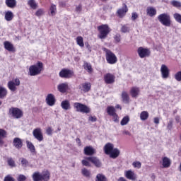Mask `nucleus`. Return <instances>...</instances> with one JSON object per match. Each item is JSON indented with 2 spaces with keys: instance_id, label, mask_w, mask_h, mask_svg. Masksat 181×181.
Returning <instances> with one entry per match:
<instances>
[{
  "instance_id": "f257e3e1",
  "label": "nucleus",
  "mask_w": 181,
  "mask_h": 181,
  "mask_svg": "<svg viewBox=\"0 0 181 181\" xmlns=\"http://www.w3.org/2000/svg\"><path fill=\"white\" fill-rule=\"evenodd\" d=\"M103 151L105 155H109L111 159H117L119 156V153H121L118 148H114V144L112 143H107L103 147Z\"/></svg>"
},
{
  "instance_id": "f03ea898",
  "label": "nucleus",
  "mask_w": 181,
  "mask_h": 181,
  "mask_svg": "<svg viewBox=\"0 0 181 181\" xmlns=\"http://www.w3.org/2000/svg\"><path fill=\"white\" fill-rule=\"evenodd\" d=\"M90 162L96 168H101V165H103L100 159L95 156L85 157V159L81 160L83 166H86L88 168L91 166Z\"/></svg>"
},
{
  "instance_id": "7ed1b4c3",
  "label": "nucleus",
  "mask_w": 181,
  "mask_h": 181,
  "mask_svg": "<svg viewBox=\"0 0 181 181\" xmlns=\"http://www.w3.org/2000/svg\"><path fill=\"white\" fill-rule=\"evenodd\" d=\"M43 70H45V66H43V63L40 61H38L35 64L31 65L29 67V76H39Z\"/></svg>"
},
{
  "instance_id": "20e7f679",
  "label": "nucleus",
  "mask_w": 181,
  "mask_h": 181,
  "mask_svg": "<svg viewBox=\"0 0 181 181\" xmlns=\"http://www.w3.org/2000/svg\"><path fill=\"white\" fill-rule=\"evenodd\" d=\"M32 177L33 181H49L50 180V171L46 170L42 171V173L39 171L35 172Z\"/></svg>"
},
{
  "instance_id": "39448f33",
  "label": "nucleus",
  "mask_w": 181,
  "mask_h": 181,
  "mask_svg": "<svg viewBox=\"0 0 181 181\" xmlns=\"http://www.w3.org/2000/svg\"><path fill=\"white\" fill-rule=\"evenodd\" d=\"M98 30L99 32L98 37L99 39H106L107 36H108L111 32V28H110L108 24H102L98 26Z\"/></svg>"
},
{
  "instance_id": "423d86ee",
  "label": "nucleus",
  "mask_w": 181,
  "mask_h": 181,
  "mask_svg": "<svg viewBox=\"0 0 181 181\" xmlns=\"http://www.w3.org/2000/svg\"><path fill=\"white\" fill-rule=\"evenodd\" d=\"M104 52L105 53V59L108 64H115L118 62V58L117 55L110 49L104 48Z\"/></svg>"
},
{
  "instance_id": "0eeeda50",
  "label": "nucleus",
  "mask_w": 181,
  "mask_h": 181,
  "mask_svg": "<svg viewBox=\"0 0 181 181\" xmlns=\"http://www.w3.org/2000/svg\"><path fill=\"white\" fill-rule=\"evenodd\" d=\"M158 21L163 26H167L169 28L172 25V20L170 18V15L168 13H163L158 16Z\"/></svg>"
},
{
  "instance_id": "6e6552de",
  "label": "nucleus",
  "mask_w": 181,
  "mask_h": 181,
  "mask_svg": "<svg viewBox=\"0 0 181 181\" xmlns=\"http://www.w3.org/2000/svg\"><path fill=\"white\" fill-rule=\"evenodd\" d=\"M74 108L77 112H82V114H90L91 112V109L81 103H74Z\"/></svg>"
},
{
  "instance_id": "1a4fd4ad",
  "label": "nucleus",
  "mask_w": 181,
  "mask_h": 181,
  "mask_svg": "<svg viewBox=\"0 0 181 181\" xmlns=\"http://www.w3.org/2000/svg\"><path fill=\"white\" fill-rule=\"evenodd\" d=\"M8 115L15 119H19L23 117V111L18 107H11L8 110Z\"/></svg>"
},
{
  "instance_id": "9d476101",
  "label": "nucleus",
  "mask_w": 181,
  "mask_h": 181,
  "mask_svg": "<svg viewBox=\"0 0 181 181\" xmlns=\"http://www.w3.org/2000/svg\"><path fill=\"white\" fill-rule=\"evenodd\" d=\"M59 77H61V78L69 79L75 77L76 74H74V71L69 69L64 68L59 71Z\"/></svg>"
},
{
  "instance_id": "9b49d317",
  "label": "nucleus",
  "mask_w": 181,
  "mask_h": 181,
  "mask_svg": "<svg viewBox=\"0 0 181 181\" xmlns=\"http://www.w3.org/2000/svg\"><path fill=\"white\" fill-rule=\"evenodd\" d=\"M107 113L110 117H112L114 122H119V117L117 114V110L114 106H108L106 109Z\"/></svg>"
},
{
  "instance_id": "f8f14e48",
  "label": "nucleus",
  "mask_w": 181,
  "mask_h": 181,
  "mask_svg": "<svg viewBox=\"0 0 181 181\" xmlns=\"http://www.w3.org/2000/svg\"><path fill=\"white\" fill-rule=\"evenodd\" d=\"M19 86H21V81L18 78L14 80L9 81L7 83L8 88L10 91H13V93L18 90V88L16 87Z\"/></svg>"
},
{
  "instance_id": "ddd939ff",
  "label": "nucleus",
  "mask_w": 181,
  "mask_h": 181,
  "mask_svg": "<svg viewBox=\"0 0 181 181\" xmlns=\"http://www.w3.org/2000/svg\"><path fill=\"white\" fill-rule=\"evenodd\" d=\"M137 53L140 59H145L151 56V49H149V48H144V47H140L137 49Z\"/></svg>"
},
{
  "instance_id": "4468645a",
  "label": "nucleus",
  "mask_w": 181,
  "mask_h": 181,
  "mask_svg": "<svg viewBox=\"0 0 181 181\" xmlns=\"http://www.w3.org/2000/svg\"><path fill=\"white\" fill-rule=\"evenodd\" d=\"M33 135L39 142H42L44 139L43 133L42 132V129L40 127L34 129L33 131Z\"/></svg>"
},
{
  "instance_id": "2eb2a0df",
  "label": "nucleus",
  "mask_w": 181,
  "mask_h": 181,
  "mask_svg": "<svg viewBox=\"0 0 181 181\" xmlns=\"http://www.w3.org/2000/svg\"><path fill=\"white\" fill-rule=\"evenodd\" d=\"M83 153L86 156H93V155L97 153V151H95V148L92 147V146H88L84 147Z\"/></svg>"
},
{
  "instance_id": "dca6fc26",
  "label": "nucleus",
  "mask_w": 181,
  "mask_h": 181,
  "mask_svg": "<svg viewBox=\"0 0 181 181\" xmlns=\"http://www.w3.org/2000/svg\"><path fill=\"white\" fill-rule=\"evenodd\" d=\"M78 88L82 93H88L89 91L91 90V83L85 82L81 83Z\"/></svg>"
},
{
  "instance_id": "f3484780",
  "label": "nucleus",
  "mask_w": 181,
  "mask_h": 181,
  "mask_svg": "<svg viewBox=\"0 0 181 181\" xmlns=\"http://www.w3.org/2000/svg\"><path fill=\"white\" fill-rule=\"evenodd\" d=\"M128 12V6L127 4H123L122 8H119L117 11V15L118 18H122L125 15H127V13Z\"/></svg>"
},
{
  "instance_id": "a211bd4d",
  "label": "nucleus",
  "mask_w": 181,
  "mask_h": 181,
  "mask_svg": "<svg viewBox=\"0 0 181 181\" xmlns=\"http://www.w3.org/2000/svg\"><path fill=\"white\" fill-rule=\"evenodd\" d=\"M104 81L106 84H112L115 83V76L112 74L107 73L104 76Z\"/></svg>"
},
{
  "instance_id": "6ab92c4d",
  "label": "nucleus",
  "mask_w": 181,
  "mask_h": 181,
  "mask_svg": "<svg viewBox=\"0 0 181 181\" xmlns=\"http://www.w3.org/2000/svg\"><path fill=\"white\" fill-rule=\"evenodd\" d=\"M45 101L47 105L53 107V105L56 104V98L54 97V95L49 93L47 95Z\"/></svg>"
},
{
  "instance_id": "aec40b11",
  "label": "nucleus",
  "mask_w": 181,
  "mask_h": 181,
  "mask_svg": "<svg viewBox=\"0 0 181 181\" xmlns=\"http://www.w3.org/2000/svg\"><path fill=\"white\" fill-rule=\"evenodd\" d=\"M160 72L163 78H168L169 77V74H170V71H169V68H168V66L165 64L161 65Z\"/></svg>"
},
{
  "instance_id": "412c9836",
  "label": "nucleus",
  "mask_w": 181,
  "mask_h": 181,
  "mask_svg": "<svg viewBox=\"0 0 181 181\" xmlns=\"http://www.w3.org/2000/svg\"><path fill=\"white\" fill-rule=\"evenodd\" d=\"M4 49L8 50V52H11L12 53H15L16 52V49L13 46V44L9 41H5L4 42Z\"/></svg>"
},
{
  "instance_id": "4be33fe9",
  "label": "nucleus",
  "mask_w": 181,
  "mask_h": 181,
  "mask_svg": "<svg viewBox=\"0 0 181 181\" xmlns=\"http://www.w3.org/2000/svg\"><path fill=\"white\" fill-rule=\"evenodd\" d=\"M13 145L16 149H21L23 146V141L19 137H16L13 140Z\"/></svg>"
},
{
  "instance_id": "5701e85b",
  "label": "nucleus",
  "mask_w": 181,
  "mask_h": 181,
  "mask_svg": "<svg viewBox=\"0 0 181 181\" xmlns=\"http://www.w3.org/2000/svg\"><path fill=\"white\" fill-rule=\"evenodd\" d=\"M139 93H141V89L136 86H133L130 89V95L132 98H137L138 95H139Z\"/></svg>"
},
{
  "instance_id": "b1692460",
  "label": "nucleus",
  "mask_w": 181,
  "mask_h": 181,
  "mask_svg": "<svg viewBox=\"0 0 181 181\" xmlns=\"http://www.w3.org/2000/svg\"><path fill=\"white\" fill-rule=\"evenodd\" d=\"M125 177L129 180H136V175L135 173L131 170L125 171L124 173Z\"/></svg>"
},
{
  "instance_id": "393cba45",
  "label": "nucleus",
  "mask_w": 181,
  "mask_h": 181,
  "mask_svg": "<svg viewBox=\"0 0 181 181\" xmlns=\"http://www.w3.org/2000/svg\"><path fill=\"white\" fill-rule=\"evenodd\" d=\"M146 13L150 18H153V16H156V13H158V11H156V8L152 6H148L146 8Z\"/></svg>"
},
{
  "instance_id": "a878e982",
  "label": "nucleus",
  "mask_w": 181,
  "mask_h": 181,
  "mask_svg": "<svg viewBox=\"0 0 181 181\" xmlns=\"http://www.w3.org/2000/svg\"><path fill=\"white\" fill-rule=\"evenodd\" d=\"M8 135V133L6 132L4 129H0V146H4V144H5V141H4V139L6 138V136Z\"/></svg>"
},
{
  "instance_id": "bb28decb",
  "label": "nucleus",
  "mask_w": 181,
  "mask_h": 181,
  "mask_svg": "<svg viewBox=\"0 0 181 181\" xmlns=\"http://www.w3.org/2000/svg\"><path fill=\"white\" fill-rule=\"evenodd\" d=\"M57 89L59 93H66L69 90V85L67 83H61L58 85Z\"/></svg>"
},
{
  "instance_id": "cd10ccee",
  "label": "nucleus",
  "mask_w": 181,
  "mask_h": 181,
  "mask_svg": "<svg viewBox=\"0 0 181 181\" xmlns=\"http://www.w3.org/2000/svg\"><path fill=\"white\" fill-rule=\"evenodd\" d=\"M121 97L123 103H125L126 104H129V95L128 94V92L123 90L122 92Z\"/></svg>"
},
{
  "instance_id": "c85d7f7f",
  "label": "nucleus",
  "mask_w": 181,
  "mask_h": 181,
  "mask_svg": "<svg viewBox=\"0 0 181 181\" xmlns=\"http://www.w3.org/2000/svg\"><path fill=\"white\" fill-rule=\"evenodd\" d=\"M83 67L84 70H86V71H88L89 73V74H91V73H93V66H91L90 63L84 62Z\"/></svg>"
},
{
  "instance_id": "c756f323",
  "label": "nucleus",
  "mask_w": 181,
  "mask_h": 181,
  "mask_svg": "<svg viewBox=\"0 0 181 181\" xmlns=\"http://www.w3.org/2000/svg\"><path fill=\"white\" fill-rule=\"evenodd\" d=\"M5 4L8 8H11V9H13V8H16V0H6Z\"/></svg>"
},
{
  "instance_id": "7c9ffc66",
  "label": "nucleus",
  "mask_w": 181,
  "mask_h": 181,
  "mask_svg": "<svg viewBox=\"0 0 181 181\" xmlns=\"http://www.w3.org/2000/svg\"><path fill=\"white\" fill-rule=\"evenodd\" d=\"M61 107L63 110H65L66 111H67V110H70L71 108L70 102L67 100H65L62 102Z\"/></svg>"
},
{
  "instance_id": "2f4dec72",
  "label": "nucleus",
  "mask_w": 181,
  "mask_h": 181,
  "mask_svg": "<svg viewBox=\"0 0 181 181\" xmlns=\"http://www.w3.org/2000/svg\"><path fill=\"white\" fill-rule=\"evenodd\" d=\"M13 13L11 11H8L5 13L4 18L7 22H11L13 19Z\"/></svg>"
},
{
  "instance_id": "473e14b6",
  "label": "nucleus",
  "mask_w": 181,
  "mask_h": 181,
  "mask_svg": "<svg viewBox=\"0 0 181 181\" xmlns=\"http://www.w3.org/2000/svg\"><path fill=\"white\" fill-rule=\"evenodd\" d=\"M6 95H8V90L6 88L0 86V100H4Z\"/></svg>"
},
{
  "instance_id": "72a5a7b5",
  "label": "nucleus",
  "mask_w": 181,
  "mask_h": 181,
  "mask_svg": "<svg viewBox=\"0 0 181 181\" xmlns=\"http://www.w3.org/2000/svg\"><path fill=\"white\" fill-rule=\"evenodd\" d=\"M170 159L168 157L163 158V168H170L171 165Z\"/></svg>"
},
{
  "instance_id": "f704fd0d",
  "label": "nucleus",
  "mask_w": 181,
  "mask_h": 181,
  "mask_svg": "<svg viewBox=\"0 0 181 181\" xmlns=\"http://www.w3.org/2000/svg\"><path fill=\"white\" fill-rule=\"evenodd\" d=\"M131 30V28L129 27V24H124L122 25L120 31L122 33H129Z\"/></svg>"
},
{
  "instance_id": "c9c22d12",
  "label": "nucleus",
  "mask_w": 181,
  "mask_h": 181,
  "mask_svg": "<svg viewBox=\"0 0 181 181\" xmlns=\"http://www.w3.org/2000/svg\"><path fill=\"white\" fill-rule=\"evenodd\" d=\"M95 181H108V179L104 174L98 173L96 175Z\"/></svg>"
},
{
  "instance_id": "e433bc0d",
  "label": "nucleus",
  "mask_w": 181,
  "mask_h": 181,
  "mask_svg": "<svg viewBox=\"0 0 181 181\" xmlns=\"http://www.w3.org/2000/svg\"><path fill=\"white\" fill-rule=\"evenodd\" d=\"M26 144H27V148H29L31 153H35V152H36V148H35V145H33L32 142L27 141Z\"/></svg>"
},
{
  "instance_id": "4c0bfd02",
  "label": "nucleus",
  "mask_w": 181,
  "mask_h": 181,
  "mask_svg": "<svg viewBox=\"0 0 181 181\" xmlns=\"http://www.w3.org/2000/svg\"><path fill=\"white\" fill-rule=\"evenodd\" d=\"M7 165H8L10 168H16V163H15V160H13L12 157L7 158Z\"/></svg>"
},
{
  "instance_id": "58836bf2",
  "label": "nucleus",
  "mask_w": 181,
  "mask_h": 181,
  "mask_svg": "<svg viewBox=\"0 0 181 181\" xmlns=\"http://www.w3.org/2000/svg\"><path fill=\"white\" fill-rule=\"evenodd\" d=\"M28 5L31 8V9H37V3L35 0H29L28 1Z\"/></svg>"
},
{
  "instance_id": "ea45409f",
  "label": "nucleus",
  "mask_w": 181,
  "mask_h": 181,
  "mask_svg": "<svg viewBox=\"0 0 181 181\" xmlns=\"http://www.w3.org/2000/svg\"><path fill=\"white\" fill-rule=\"evenodd\" d=\"M76 43L78 46H79L80 47H83L84 46V40L83 37L78 36L76 37Z\"/></svg>"
},
{
  "instance_id": "a19ab883",
  "label": "nucleus",
  "mask_w": 181,
  "mask_h": 181,
  "mask_svg": "<svg viewBox=\"0 0 181 181\" xmlns=\"http://www.w3.org/2000/svg\"><path fill=\"white\" fill-rule=\"evenodd\" d=\"M149 118V113L147 111H143L140 114V119L141 121H146V119Z\"/></svg>"
},
{
  "instance_id": "79ce46f5",
  "label": "nucleus",
  "mask_w": 181,
  "mask_h": 181,
  "mask_svg": "<svg viewBox=\"0 0 181 181\" xmlns=\"http://www.w3.org/2000/svg\"><path fill=\"white\" fill-rule=\"evenodd\" d=\"M81 174L83 176H85V177H90V176H91V172L87 168H83L81 170Z\"/></svg>"
},
{
  "instance_id": "37998d69",
  "label": "nucleus",
  "mask_w": 181,
  "mask_h": 181,
  "mask_svg": "<svg viewBox=\"0 0 181 181\" xmlns=\"http://www.w3.org/2000/svg\"><path fill=\"white\" fill-rule=\"evenodd\" d=\"M49 11L51 12L52 16H54V15H56V12H57V8H56V5L52 4L49 8Z\"/></svg>"
},
{
  "instance_id": "c03bdc74",
  "label": "nucleus",
  "mask_w": 181,
  "mask_h": 181,
  "mask_svg": "<svg viewBox=\"0 0 181 181\" xmlns=\"http://www.w3.org/2000/svg\"><path fill=\"white\" fill-rule=\"evenodd\" d=\"M170 4L172 5V6H174V8H180L181 7V2L180 1H177L176 0H173L170 2Z\"/></svg>"
},
{
  "instance_id": "a18cd8bd",
  "label": "nucleus",
  "mask_w": 181,
  "mask_h": 181,
  "mask_svg": "<svg viewBox=\"0 0 181 181\" xmlns=\"http://www.w3.org/2000/svg\"><path fill=\"white\" fill-rule=\"evenodd\" d=\"M128 122H129V117L128 116H125L122 118V119L121 120L120 122V124L122 126H124V125H127V124H128Z\"/></svg>"
},
{
  "instance_id": "49530a36",
  "label": "nucleus",
  "mask_w": 181,
  "mask_h": 181,
  "mask_svg": "<svg viewBox=\"0 0 181 181\" xmlns=\"http://www.w3.org/2000/svg\"><path fill=\"white\" fill-rule=\"evenodd\" d=\"M173 18L178 23L181 24V14L179 13H175L173 14Z\"/></svg>"
},
{
  "instance_id": "de8ad7c7",
  "label": "nucleus",
  "mask_w": 181,
  "mask_h": 181,
  "mask_svg": "<svg viewBox=\"0 0 181 181\" xmlns=\"http://www.w3.org/2000/svg\"><path fill=\"white\" fill-rule=\"evenodd\" d=\"M20 159L21 160V165H22L23 168H28V166H29V161H28V160H26V158H21Z\"/></svg>"
},
{
  "instance_id": "09e8293b",
  "label": "nucleus",
  "mask_w": 181,
  "mask_h": 181,
  "mask_svg": "<svg viewBox=\"0 0 181 181\" xmlns=\"http://www.w3.org/2000/svg\"><path fill=\"white\" fill-rule=\"evenodd\" d=\"M42 15H45V10L43 8H39L35 12V16L40 17Z\"/></svg>"
},
{
  "instance_id": "8fccbe9b",
  "label": "nucleus",
  "mask_w": 181,
  "mask_h": 181,
  "mask_svg": "<svg viewBox=\"0 0 181 181\" xmlns=\"http://www.w3.org/2000/svg\"><path fill=\"white\" fill-rule=\"evenodd\" d=\"M132 166L134 168H136L137 169H141V168L142 166V163H141V162H139V161H134L132 163Z\"/></svg>"
},
{
  "instance_id": "3c124183",
  "label": "nucleus",
  "mask_w": 181,
  "mask_h": 181,
  "mask_svg": "<svg viewBox=\"0 0 181 181\" xmlns=\"http://www.w3.org/2000/svg\"><path fill=\"white\" fill-rule=\"evenodd\" d=\"M174 77L177 81H181V71H177Z\"/></svg>"
},
{
  "instance_id": "603ef678",
  "label": "nucleus",
  "mask_w": 181,
  "mask_h": 181,
  "mask_svg": "<svg viewBox=\"0 0 181 181\" xmlns=\"http://www.w3.org/2000/svg\"><path fill=\"white\" fill-rule=\"evenodd\" d=\"M173 128V119H170V120L168 122L167 129H168L169 131H171Z\"/></svg>"
},
{
  "instance_id": "864d4df0",
  "label": "nucleus",
  "mask_w": 181,
  "mask_h": 181,
  "mask_svg": "<svg viewBox=\"0 0 181 181\" xmlns=\"http://www.w3.org/2000/svg\"><path fill=\"white\" fill-rule=\"evenodd\" d=\"M114 40H115V43H119V42H121V35L120 34H116L114 36Z\"/></svg>"
},
{
  "instance_id": "5fc2aeb1",
  "label": "nucleus",
  "mask_w": 181,
  "mask_h": 181,
  "mask_svg": "<svg viewBox=\"0 0 181 181\" xmlns=\"http://www.w3.org/2000/svg\"><path fill=\"white\" fill-rule=\"evenodd\" d=\"M4 181H16L13 177H12L11 175H8L4 177Z\"/></svg>"
},
{
  "instance_id": "6e6d98bb",
  "label": "nucleus",
  "mask_w": 181,
  "mask_h": 181,
  "mask_svg": "<svg viewBox=\"0 0 181 181\" xmlns=\"http://www.w3.org/2000/svg\"><path fill=\"white\" fill-rule=\"evenodd\" d=\"M18 181H25L26 180V176H25L24 175H19L18 178H17Z\"/></svg>"
},
{
  "instance_id": "4d7b16f0",
  "label": "nucleus",
  "mask_w": 181,
  "mask_h": 181,
  "mask_svg": "<svg viewBox=\"0 0 181 181\" xmlns=\"http://www.w3.org/2000/svg\"><path fill=\"white\" fill-rule=\"evenodd\" d=\"M88 121H90V122H96L97 117H95V116H90V117H88Z\"/></svg>"
},
{
  "instance_id": "13d9d810",
  "label": "nucleus",
  "mask_w": 181,
  "mask_h": 181,
  "mask_svg": "<svg viewBox=\"0 0 181 181\" xmlns=\"http://www.w3.org/2000/svg\"><path fill=\"white\" fill-rule=\"evenodd\" d=\"M138 19V13H132V21H136Z\"/></svg>"
},
{
  "instance_id": "bf43d9fd",
  "label": "nucleus",
  "mask_w": 181,
  "mask_h": 181,
  "mask_svg": "<svg viewBox=\"0 0 181 181\" xmlns=\"http://www.w3.org/2000/svg\"><path fill=\"white\" fill-rule=\"evenodd\" d=\"M46 132H47V135H52V134H53V129H52V127H48V128L46 129Z\"/></svg>"
},
{
  "instance_id": "052dcab7",
  "label": "nucleus",
  "mask_w": 181,
  "mask_h": 181,
  "mask_svg": "<svg viewBox=\"0 0 181 181\" xmlns=\"http://www.w3.org/2000/svg\"><path fill=\"white\" fill-rule=\"evenodd\" d=\"M85 45L86 49H88V50H89V52H91V46L90 45V44L87 42H85Z\"/></svg>"
},
{
  "instance_id": "680f3d73",
  "label": "nucleus",
  "mask_w": 181,
  "mask_h": 181,
  "mask_svg": "<svg viewBox=\"0 0 181 181\" xmlns=\"http://www.w3.org/2000/svg\"><path fill=\"white\" fill-rule=\"evenodd\" d=\"M76 144H78V146H81V140L80 139V138H76Z\"/></svg>"
},
{
  "instance_id": "e2e57ef3",
  "label": "nucleus",
  "mask_w": 181,
  "mask_h": 181,
  "mask_svg": "<svg viewBox=\"0 0 181 181\" xmlns=\"http://www.w3.org/2000/svg\"><path fill=\"white\" fill-rule=\"evenodd\" d=\"M81 8H82L81 4H79V5L76 8V12H81Z\"/></svg>"
},
{
  "instance_id": "0e129e2a",
  "label": "nucleus",
  "mask_w": 181,
  "mask_h": 181,
  "mask_svg": "<svg viewBox=\"0 0 181 181\" xmlns=\"http://www.w3.org/2000/svg\"><path fill=\"white\" fill-rule=\"evenodd\" d=\"M175 121L177 124H179L180 122V116H176L175 117Z\"/></svg>"
},
{
  "instance_id": "69168bd1",
  "label": "nucleus",
  "mask_w": 181,
  "mask_h": 181,
  "mask_svg": "<svg viewBox=\"0 0 181 181\" xmlns=\"http://www.w3.org/2000/svg\"><path fill=\"white\" fill-rule=\"evenodd\" d=\"M154 123H156V124H159V117L154 118Z\"/></svg>"
},
{
  "instance_id": "338daca9",
  "label": "nucleus",
  "mask_w": 181,
  "mask_h": 181,
  "mask_svg": "<svg viewBox=\"0 0 181 181\" xmlns=\"http://www.w3.org/2000/svg\"><path fill=\"white\" fill-rule=\"evenodd\" d=\"M117 181H127V180L124 177H120Z\"/></svg>"
},
{
  "instance_id": "774afa93",
  "label": "nucleus",
  "mask_w": 181,
  "mask_h": 181,
  "mask_svg": "<svg viewBox=\"0 0 181 181\" xmlns=\"http://www.w3.org/2000/svg\"><path fill=\"white\" fill-rule=\"evenodd\" d=\"M115 108L117 110H118V109L122 110V107H121V105H116Z\"/></svg>"
}]
</instances>
